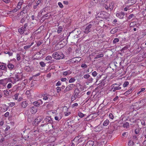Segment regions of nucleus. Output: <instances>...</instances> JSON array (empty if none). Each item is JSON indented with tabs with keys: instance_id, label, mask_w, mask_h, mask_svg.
<instances>
[{
	"instance_id": "f257e3e1",
	"label": "nucleus",
	"mask_w": 146,
	"mask_h": 146,
	"mask_svg": "<svg viewBox=\"0 0 146 146\" xmlns=\"http://www.w3.org/2000/svg\"><path fill=\"white\" fill-rule=\"evenodd\" d=\"M64 56V55L62 52H54L52 55L53 58L56 60L63 59Z\"/></svg>"
},
{
	"instance_id": "f03ea898",
	"label": "nucleus",
	"mask_w": 146,
	"mask_h": 146,
	"mask_svg": "<svg viewBox=\"0 0 146 146\" xmlns=\"http://www.w3.org/2000/svg\"><path fill=\"white\" fill-rule=\"evenodd\" d=\"M74 86L75 85L72 84L68 85L66 87L65 89L64 90V93H65L67 92L72 90V89L73 88Z\"/></svg>"
},
{
	"instance_id": "7ed1b4c3",
	"label": "nucleus",
	"mask_w": 146,
	"mask_h": 146,
	"mask_svg": "<svg viewBox=\"0 0 146 146\" xmlns=\"http://www.w3.org/2000/svg\"><path fill=\"white\" fill-rule=\"evenodd\" d=\"M42 96L43 97L42 99L45 100H49L50 101L52 99V95L46 93L43 94Z\"/></svg>"
},
{
	"instance_id": "20e7f679",
	"label": "nucleus",
	"mask_w": 146,
	"mask_h": 146,
	"mask_svg": "<svg viewBox=\"0 0 146 146\" xmlns=\"http://www.w3.org/2000/svg\"><path fill=\"white\" fill-rule=\"evenodd\" d=\"M93 56H96L94 58L95 59H98L100 58L103 57L104 56V54L102 52H98L97 51L96 52H95L93 53Z\"/></svg>"
},
{
	"instance_id": "39448f33",
	"label": "nucleus",
	"mask_w": 146,
	"mask_h": 146,
	"mask_svg": "<svg viewBox=\"0 0 146 146\" xmlns=\"http://www.w3.org/2000/svg\"><path fill=\"white\" fill-rule=\"evenodd\" d=\"M80 57H76L74 58H73L70 60L68 61L69 62H71L72 63H75L78 62L80 61L81 60Z\"/></svg>"
},
{
	"instance_id": "423d86ee",
	"label": "nucleus",
	"mask_w": 146,
	"mask_h": 146,
	"mask_svg": "<svg viewBox=\"0 0 146 146\" xmlns=\"http://www.w3.org/2000/svg\"><path fill=\"white\" fill-rule=\"evenodd\" d=\"M90 23H91L92 22H90ZM92 25L91 24H90L88 25L85 29L84 32L86 34H88L91 31Z\"/></svg>"
},
{
	"instance_id": "0eeeda50",
	"label": "nucleus",
	"mask_w": 146,
	"mask_h": 146,
	"mask_svg": "<svg viewBox=\"0 0 146 146\" xmlns=\"http://www.w3.org/2000/svg\"><path fill=\"white\" fill-rule=\"evenodd\" d=\"M125 15V13L123 12H121L119 13H117L116 14V16L119 19H122L123 18Z\"/></svg>"
},
{
	"instance_id": "6e6552de",
	"label": "nucleus",
	"mask_w": 146,
	"mask_h": 146,
	"mask_svg": "<svg viewBox=\"0 0 146 146\" xmlns=\"http://www.w3.org/2000/svg\"><path fill=\"white\" fill-rule=\"evenodd\" d=\"M115 85L116 84H114L112 86V89L113 92L117 90H118L121 89V87L119 86H116Z\"/></svg>"
},
{
	"instance_id": "1a4fd4ad",
	"label": "nucleus",
	"mask_w": 146,
	"mask_h": 146,
	"mask_svg": "<svg viewBox=\"0 0 146 146\" xmlns=\"http://www.w3.org/2000/svg\"><path fill=\"white\" fill-rule=\"evenodd\" d=\"M139 25V24L136 22H132L130 23L129 25L130 27H138Z\"/></svg>"
},
{
	"instance_id": "9d476101",
	"label": "nucleus",
	"mask_w": 146,
	"mask_h": 146,
	"mask_svg": "<svg viewBox=\"0 0 146 146\" xmlns=\"http://www.w3.org/2000/svg\"><path fill=\"white\" fill-rule=\"evenodd\" d=\"M28 7L27 6L23 7L22 9V11L21 12L20 14V15H23V14H25L27 12Z\"/></svg>"
},
{
	"instance_id": "9b49d317",
	"label": "nucleus",
	"mask_w": 146,
	"mask_h": 146,
	"mask_svg": "<svg viewBox=\"0 0 146 146\" xmlns=\"http://www.w3.org/2000/svg\"><path fill=\"white\" fill-rule=\"evenodd\" d=\"M7 66L9 70H14L15 69V67L13 64L10 63H9L7 64Z\"/></svg>"
},
{
	"instance_id": "f8f14e48",
	"label": "nucleus",
	"mask_w": 146,
	"mask_h": 146,
	"mask_svg": "<svg viewBox=\"0 0 146 146\" xmlns=\"http://www.w3.org/2000/svg\"><path fill=\"white\" fill-rule=\"evenodd\" d=\"M80 93V91L78 88H76L75 90L74 91L73 95L74 96H75L76 97H78L79 96V94Z\"/></svg>"
},
{
	"instance_id": "ddd939ff",
	"label": "nucleus",
	"mask_w": 146,
	"mask_h": 146,
	"mask_svg": "<svg viewBox=\"0 0 146 146\" xmlns=\"http://www.w3.org/2000/svg\"><path fill=\"white\" fill-rule=\"evenodd\" d=\"M21 76V75L20 74H17L15 75V77L14 78V79L16 81H17L20 80V78Z\"/></svg>"
},
{
	"instance_id": "4468645a",
	"label": "nucleus",
	"mask_w": 146,
	"mask_h": 146,
	"mask_svg": "<svg viewBox=\"0 0 146 146\" xmlns=\"http://www.w3.org/2000/svg\"><path fill=\"white\" fill-rule=\"evenodd\" d=\"M45 120L46 122H48L52 124V120L50 117L49 116H47L45 119Z\"/></svg>"
},
{
	"instance_id": "2eb2a0df",
	"label": "nucleus",
	"mask_w": 146,
	"mask_h": 146,
	"mask_svg": "<svg viewBox=\"0 0 146 146\" xmlns=\"http://www.w3.org/2000/svg\"><path fill=\"white\" fill-rule=\"evenodd\" d=\"M28 104V103L26 101H23L21 103V107L23 108H25Z\"/></svg>"
},
{
	"instance_id": "dca6fc26",
	"label": "nucleus",
	"mask_w": 146,
	"mask_h": 146,
	"mask_svg": "<svg viewBox=\"0 0 146 146\" xmlns=\"http://www.w3.org/2000/svg\"><path fill=\"white\" fill-rule=\"evenodd\" d=\"M30 111L32 114H34L36 112L37 109L35 106H33L31 108Z\"/></svg>"
},
{
	"instance_id": "f3484780",
	"label": "nucleus",
	"mask_w": 146,
	"mask_h": 146,
	"mask_svg": "<svg viewBox=\"0 0 146 146\" xmlns=\"http://www.w3.org/2000/svg\"><path fill=\"white\" fill-rule=\"evenodd\" d=\"M115 3L114 2H112L109 4V8L111 10H112L114 7L115 6Z\"/></svg>"
},
{
	"instance_id": "a211bd4d",
	"label": "nucleus",
	"mask_w": 146,
	"mask_h": 146,
	"mask_svg": "<svg viewBox=\"0 0 146 146\" xmlns=\"http://www.w3.org/2000/svg\"><path fill=\"white\" fill-rule=\"evenodd\" d=\"M0 108L1 110L4 111H6L8 108V106L6 105H2Z\"/></svg>"
},
{
	"instance_id": "6ab92c4d",
	"label": "nucleus",
	"mask_w": 146,
	"mask_h": 146,
	"mask_svg": "<svg viewBox=\"0 0 146 146\" xmlns=\"http://www.w3.org/2000/svg\"><path fill=\"white\" fill-rule=\"evenodd\" d=\"M25 69L27 72H29L33 70V68L32 67V66H27L25 67Z\"/></svg>"
},
{
	"instance_id": "aec40b11",
	"label": "nucleus",
	"mask_w": 146,
	"mask_h": 146,
	"mask_svg": "<svg viewBox=\"0 0 146 146\" xmlns=\"http://www.w3.org/2000/svg\"><path fill=\"white\" fill-rule=\"evenodd\" d=\"M134 89L133 88H130L128 91L125 92L124 94L125 95H127L130 94L133 90Z\"/></svg>"
},
{
	"instance_id": "412c9836",
	"label": "nucleus",
	"mask_w": 146,
	"mask_h": 146,
	"mask_svg": "<svg viewBox=\"0 0 146 146\" xmlns=\"http://www.w3.org/2000/svg\"><path fill=\"white\" fill-rule=\"evenodd\" d=\"M5 96H9L11 95V93H10V91L7 90H5L3 91Z\"/></svg>"
},
{
	"instance_id": "4be33fe9",
	"label": "nucleus",
	"mask_w": 146,
	"mask_h": 146,
	"mask_svg": "<svg viewBox=\"0 0 146 146\" xmlns=\"http://www.w3.org/2000/svg\"><path fill=\"white\" fill-rule=\"evenodd\" d=\"M72 73V72L70 70H67L63 72V74L64 76L69 75Z\"/></svg>"
},
{
	"instance_id": "5701e85b",
	"label": "nucleus",
	"mask_w": 146,
	"mask_h": 146,
	"mask_svg": "<svg viewBox=\"0 0 146 146\" xmlns=\"http://www.w3.org/2000/svg\"><path fill=\"white\" fill-rule=\"evenodd\" d=\"M94 142L92 141H89L87 143L86 145L87 146H93L94 145Z\"/></svg>"
},
{
	"instance_id": "b1692460",
	"label": "nucleus",
	"mask_w": 146,
	"mask_h": 146,
	"mask_svg": "<svg viewBox=\"0 0 146 146\" xmlns=\"http://www.w3.org/2000/svg\"><path fill=\"white\" fill-rule=\"evenodd\" d=\"M41 1L42 0H38L36 2V5L33 6V8L34 9L36 8L37 6L41 3Z\"/></svg>"
},
{
	"instance_id": "393cba45",
	"label": "nucleus",
	"mask_w": 146,
	"mask_h": 146,
	"mask_svg": "<svg viewBox=\"0 0 146 146\" xmlns=\"http://www.w3.org/2000/svg\"><path fill=\"white\" fill-rule=\"evenodd\" d=\"M50 15L49 14V13H47L43 16L42 17L43 18H44L45 19H47L50 18Z\"/></svg>"
},
{
	"instance_id": "a878e982",
	"label": "nucleus",
	"mask_w": 146,
	"mask_h": 146,
	"mask_svg": "<svg viewBox=\"0 0 146 146\" xmlns=\"http://www.w3.org/2000/svg\"><path fill=\"white\" fill-rule=\"evenodd\" d=\"M18 31L20 34H23L25 31L23 28L21 27L18 29Z\"/></svg>"
},
{
	"instance_id": "bb28decb",
	"label": "nucleus",
	"mask_w": 146,
	"mask_h": 146,
	"mask_svg": "<svg viewBox=\"0 0 146 146\" xmlns=\"http://www.w3.org/2000/svg\"><path fill=\"white\" fill-rule=\"evenodd\" d=\"M42 118L41 116L37 117L35 120V122H37L38 123L40 122L41 121Z\"/></svg>"
},
{
	"instance_id": "cd10ccee",
	"label": "nucleus",
	"mask_w": 146,
	"mask_h": 146,
	"mask_svg": "<svg viewBox=\"0 0 146 146\" xmlns=\"http://www.w3.org/2000/svg\"><path fill=\"white\" fill-rule=\"evenodd\" d=\"M109 121L108 120H106L104 122L103 125L104 126H107L108 124Z\"/></svg>"
},
{
	"instance_id": "c85d7f7f",
	"label": "nucleus",
	"mask_w": 146,
	"mask_h": 146,
	"mask_svg": "<svg viewBox=\"0 0 146 146\" xmlns=\"http://www.w3.org/2000/svg\"><path fill=\"white\" fill-rule=\"evenodd\" d=\"M78 116L81 117V118H82L84 117L85 116V114H84L82 113L81 112H79L78 113Z\"/></svg>"
},
{
	"instance_id": "c756f323",
	"label": "nucleus",
	"mask_w": 146,
	"mask_h": 146,
	"mask_svg": "<svg viewBox=\"0 0 146 146\" xmlns=\"http://www.w3.org/2000/svg\"><path fill=\"white\" fill-rule=\"evenodd\" d=\"M134 144L133 141L132 140L129 141L128 143V146H132Z\"/></svg>"
},
{
	"instance_id": "7c9ffc66",
	"label": "nucleus",
	"mask_w": 146,
	"mask_h": 146,
	"mask_svg": "<svg viewBox=\"0 0 146 146\" xmlns=\"http://www.w3.org/2000/svg\"><path fill=\"white\" fill-rule=\"evenodd\" d=\"M123 126L124 127L128 128L129 127V124L128 123L126 122L123 124Z\"/></svg>"
},
{
	"instance_id": "2f4dec72",
	"label": "nucleus",
	"mask_w": 146,
	"mask_h": 146,
	"mask_svg": "<svg viewBox=\"0 0 146 146\" xmlns=\"http://www.w3.org/2000/svg\"><path fill=\"white\" fill-rule=\"evenodd\" d=\"M6 68V66L4 65L1 64L0 65V69L2 70H5Z\"/></svg>"
},
{
	"instance_id": "473e14b6",
	"label": "nucleus",
	"mask_w": 146,
	"mask_h": 146,
	"mask_svg": "<svg viewBox=\"0 0 146 146\" xmlns=\"http://www.w3.org/2000/svg\"><path fill=\"white\" fill-rule=\"evenodd\" d=\"M62 30V26H60L58 28L57 32L58 33H60Z\"/></svg>"
},
{
	"instance_id": "72a5a7b5",
	"label": "nucleus",
	"mask_w": 146,
	"mask_h": 146,
	"mask_svg": "<svg viewBox=\"0 0 146 146\" xmlns=\"http://www.w3.org/2000/svg\"><path fill=\"white\" fill-rule=\"evenodd\" d=\"M129 46H130L129 45H126L125 46L122 48L121 51L127 50V49L128 48Z\"/></svg>"
},
{
	"instance_id": "f704fd0d",
	"label": "nucleus",
	"mask_w": 146,
	"mask_h": 146,
	"mask_svg": "<svg viewBox=\"0 0 146 146\" xmlns=\"http://www.w3.org/2000/svg\"><path fill=\"white\" fill-rule=\"evenodd\" d=\"M33 104L35 106L37 107L39 106L40 104L38 102L35 101L33 102Z\"/></svg>"
},
{
	"instance_id": "c9c22d12",
	"label": "nucleus",
	"mask_w": 146,
	"mask_h": 146,
	"mask_svg": "<svg viewBox=\"0 0 146 146\" xmlns=\"http://www.w3.org/2000/svg\"><path fill=\"white\" fill-rule=\"evenodd\" d=\"M76 80V79L74 78H71L69 80V82L70 83H73Z\"/></svg>"
},
{
	"instance_id": "e433bc0d",
	"label": "nucleus",
	"mask_w": 146,
	"mask_h": 146,
	"mask_svg": "<svg viewBox=\"0 0 146 146\" xmlns=\"http://www.w3.org/2000/svg\"><path fill=\"white\" fill-rule=\"evenodd\" d=\"M19 95V93H17L15 94L14 95V99L15 100H17L18 99V96Z\"/></svg>"
},
{
	"instance_id": "4c0bfd02",
	"label": "nucleus",
	"mask_w": 146,
	"mask_h": 146,
	"mask_svg": "<svg viewBox=\"0 0 146 146\" xmlns=\"http://www.w3.org/2000/svg\"><path fill=\"white\" fill-rule=\"evenodd\" d=\"M119 41V39L118 38H115L113 40V44H115Z\"/></svg>"
},
{
	"instance_id": "58836bf2",
	"label": "nucleus",
	"mask_w": 146,
	"mask_h": 146,
	"mask_svg": "<svg viewBox=\"0 0 146 146\" xmlns=\"http://www.w3.org/2000/svg\"><path fill=\"white\" fill-rule=\"evenodd\" d=\"M52 59V57L50 56H47L45 58V60L47 61L50 60Z\"/></svg>"
},
{
	"instance_id": "ea45409f",
	"label": "nucleus",
	"mask_w": 146,
	"mask_h": 146,
	"mask_svg": "<svg viewBox=\"0 0 146 146\" xmlns=\"http://www.w3.org/2000/svg\"><path fill=\"white\" fill-rule=\"evenodd\" d=\"M132 139L133 141H135L137 140V136L136 135H133L132 136Z\"/></svg>"
},
{
	"instance_id": "a19ab883",
	"label": "nucleus",
	"mask_w": 146,
	"mask_h": 146,
	"mask_svg": "<svg viewBox=\"0 0 146 146\" xmlns=\"http://www.w3.org/2000/svg\"><path fill=\"white\" fill-rule=\"evenodd\" d=\"M129 84V82L128 81H125L123 84V86L125 87L127 86Z\"/></svg>"
},
{
	"instance_id": "79ce46f5",
	"label": "nucleus",
	"mask_w": 146,
	"mask_h": 146,
	"mask_svg": "<svg viewBox=\"0 0 146 146\" xmlns=\"http://www.w3.org/2000/svg\"><path fill=\"white\" fill-rule=\"evenodd\" d=\"M5 53L6 54H8L9 56H11L13 55V53L9 51H6L5 52Z\"/></svg>"
},
{
	"instance_id": "37998d69",
	"label": "nucleus",
	"mask_w": 146,
	"mask_h": 146,
	"mask_svg": "<svg viewBox=\"0 0 146 146\" xmlns=\"http://www.w3.org/2000/svg\"><path fill=\"white\" fill-rule=\"evenodd\" d=\"M40 66L42 67H44L45 65V64L43 62H40Z\"/></svg>"
},
{
	"instance_id": "c03bdc74",
	"label": "nucleus",
	"mask_w": 146,
	"mask_h": 146,
	"mask_svg": "<svg viewBox=\"0 0 146 146\" xmlns=\"http://www.w3.org/2000/svg\"><path fill=\"white\" fill-rule=\"evenodd\" d=\"M22 4V3L21 2H19L18 3L17 6V8L19 9L21 8V5Z\"/></svg>"
},
{
	"instance_id": "a18cd8bd",
	"label": "nucleus",
	"mask_w": 146,
	"mask_h": 146,
	"mask_svg": "<svg viewBox=\"0 0 146 146\" xmlns=\"http://www.w3.org/2000/svg\"><path fill=\"white\" fill-rule=\"evenodd\" d=\"M97 74L98 73L96 71H94L92 73V75L94 77L96 76L97 75Z\"/></svg>"
},
{
	"instance_id": "49530a36",
	"label": "nucleus",
	"mask_w": 146,
	"mask_h": 146,
	"mask_svg": "<svg viewBox=\"0 0 146 146\" xmlns=\"http://www.w3.org/2000/svg\"><path fill=\"white\" fill-rule=\"evenodd\" d=\"M90 77V76L88 74H85L84 76V78L86 79Z\"/></svg>"
},
{
	"instance_id": "de8ad7c7",
	"label": "nucleus",
	"mask_w": 146,
	"mask_h": 146,
	"mask_svg": "<svg viewBox=\"0 0 146 146\" xmlns=\"http://www.w3.org/2000/svg\"><path fill=\"white\" fill-rule=\"evenodd\" d=\"M134 17V15L133 14H131L128 17V19H130L132 18L133 17Z\"/></svg>"
},
{
	"instance_id": "09e8293b",
	"label": "nucleus",
	"mask_w": 146,
	"mask_h": 146,
	"mask_svg": "<svg viewBox=\"0 0 146 146\" xmlns=\"http://www.w3.org/2000/svg\"><path fill=\"white\" fill-rule=\"evenodd\" d=\"M57 90V92L58 93H59L61 90V88L60 87H57L56 88Z\"/></svg>"
},
{
	"instance_id": "8fccbe9b",
	"label": "nucleus",
	"mask_w": 146,
	"mask_h": 146,
	"mask_svg": "<svg viewBox=\"0 0 146 146\" xmlns=\"http://www.w3.org/2000/svg\"><path fill=\"white\" fill-rule=\"evenodd\" d=\"M77 98L76 96H74L72 95L71 97V100L72 101H74L75 100L76 98Z\"/></svg>"
},
{
	"instance_id": "3c124183",
	"label": "nucleus",
	"mask_w": 146,
	"mask_h": 146,
	"mask_svg": "<svg viewBox=\"0 0 146 146\" xmlns=\"http://www.w3.org/2000/svg\"><path fill=\"white\" fill-rule=\"evenodd\" d=\"M28 26V24L27 23H25V24L24 27H22L24 29L25 31L27 29V27Z\"/></svg>"
},
{
	"instance_id": "603ef678",
	"label": "nucleus",
	"mask_w": 146,
	"mask_h": 146,
	"mask_svg": "<svg viewBox=\"0 0 146 146\" xmlns=\"http://www.w3.org/2000/svg\"><path fill=\"white\" fill-rule=\"evenodd\" d=\"M133 0H128L127 1L126 3L127 4H129L130 3H135L133 2Z\"/></svg>"
},
{
	"instance_id": "864d4df0",
	"label": "nucleus",
	"mask_w": 146,
	"mask_h": 146,
	"mask_svg": "<svg viewBox=\"0 0 146 146\" xmlns=\"http://www.w3.org/2000/svg\"><path fill=\"white\" fill-rule=\"evenodd\" d=\"M78 105V104L77 103H75L74 104L72 105V108L76 107H77Z\"/></svg>"
},
{
	"instance_id": "5fc2aeb1",
	"label": "nucleus",
	"mask_w": 146,
	"mask_h": 146,
	"mask_svg": "<svg viewBox=\"0 0 146 146\" xmlns=\"http://www.w3.org/2000/svg\"><path fill=\"white\" fill-rule=\"evenodd\" d=\"M17 60L19 61L21 59V57L19 54H17Z\"/></svg>"
},
{
	"instance_id": "6e6d98bb",
	"label": "nucleus",
	"mask_w": 146,
	"mask_h": 146,
	"mask_svg": "<svg viewBox=\"0 0 146 146\" xmlns=\"http://www.w3.org/2000/svg\"><path fill=\"white\" fill-rule=\"evenodd\" d=\"M145 90V88H142L141 89V90L139 92H138L137 93V94H139L141 92L144 91Z\"/></svg>"
},
{
	"instance_id": "4d7b16f0",
	"label": "nucleus",
	"mask_w": 146,
	"mask_h": 146,
	"mask_svg": "<svg viewBox=\"0 0 146 146\" xmlns=\"http://www.w3.org/2000/svg\"><path fill=\"white\" fill-rule=\"evenodd\" d=\"M81 67L82 68H86L87 67V65L85 64H82L81 66Z\"/></svg>"
},
{
	"instance_id": "13d9d810",
	"label": "nucleus",
	"mask_w": 146,
	"mask_h": 146,
	"mask_svg": "<svg viewBox=\"0 0 146 146\" xmlns=\"http://www.w3.org/2000/svg\"><path fill=\"white\" fill-rule=\"evenodd\" d=\"M58 5L61 8H63V6L62 4L60 2H59L58 3Z\"/></svg>"
},
{
	"instance_id": "bf43d9fd",
	"label": "nucleus",
	"mask_w": 146,
	"mask_h": 146,
	"mask_svg": "<svg viewBox=\"0 0 146 146\" xmlns=\"http://www.w3.org/2000/svg\"><path fill=\"white\" fill-rule=\"evenodd\" d=\"M12 86V84L11 83H9L8 84L7 88H11Z\"/></svg>"
},
{
	"instance_id": "052dcab7",
	"label": "nucleus",
	"mask_w": 146,
	"mask_h": 146,
	"mask_svg": "<svg viewBox=\"0 0 146 146\" xmlns=\"http://www.w3.org/2000/svg\"><path fill=\"white\" fill-rule=\"evenodd\" d=\"M9 104L10 106L12 107L15 105V103L14 102H11Z\"/></svg>"
},
{
	"instance_id": "680f3d73",
	"label": "nucleus",
	"mask_w": 146,
	"mask_h": 146,
	"mask_svg": "<svg viewBox=\"0 0 146 146\" xmlns=\"http://www.w3.org/2000/svg\"><path fill=\"white\" fill-rule=\"evenodd\" d=\"M18 10V9H16V8L14 9H13L12 11H11V12H12L13 13H15Z\"/></svg>"
},
{
	"instance_id": "e2e57ef3",
	"label": "nucleus",
	"mask_w": 146,
	"mask_h": 146,
	"mask_svg": "<svg viewBox=\"0 0 146 146\" xmlns=\"http://www.w3.org/2000/svg\"><path fill=\"white\" fill-rule=\"evenodd\" d=\"M109 117L111 119H113V116L112 113H110L109 115Z\"/></svg>"
},
{
	"instance_id": "0e129e2a",
	"label": "nucleus",
	"mask_w": 146,
	"mask_h": 146,
	"mask_svg": "<svg viewBox=\"0 0 146 146\" xmlns=\"http://www.w3.org/2000/svg\"><path fill=\"white\" fill-rule=\"evenodd\" d=\"M135 134H139V129H136L135 131Z\"/></svg>"
},
{
	"instance_id": "69168bd1",
	"label": "nucleus",
	"mask_w": 146,
	"mask_h": 146,
	"mask_svg": "<svg viewBox=\"0 0 146 146\" xmlns=\"http://www.w3.org/2000/svg\"><path fill=\"white\" fill-rule=\"evenodd\" d=\"M56 116L59 118L60 119L62 118V114L60 113L58 115H57Z\"/></svg>"
},
{
	"instance_id": "338daca9",
	"label": "nucleus",
	"mask_w": 146,
	"mask_h": 146,
	"mask_svg": "<svg viewBox=\"0 0 146 146\" xmlns=\"http://www.w3.org/2000/svg\"><path fill=\"white\" fill-rule=\"evenodd\" d=\"M128 135L127 132H125L122 134V136L124 137H127Z\"/></svg>"
},
{
	"instance_id": "774afa93",
	"label": "nucleus",
	"mask_w": 146,
	"mask_h": 146,
	"mask_svg": "<svg viewBox=\"0 0 146 146\" xmlns=\"http://www.w3.org/2000/svg\"><path fill=\"white\" fill-rule=\"evenodd\" d=\"M9 112H7L6 113H5L4 115V116L5 117H8L9 115Z\"/></svg>"
}]
</instances>
